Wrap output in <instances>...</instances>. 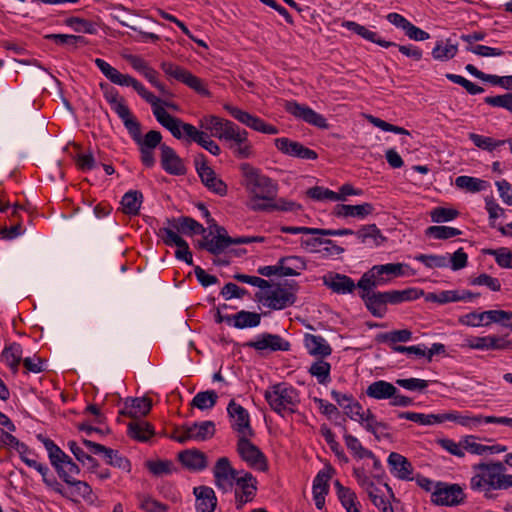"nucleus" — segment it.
Here are the masks:
<instances>
[{
  "label": "nucleus",
  "instance_id": "f257e3e1",
  "mask_svg": "<svg viewBox=\"0 0 512 512\" xmlns=\"http://www.w3.org/2000/svg\"><path fill=\"white\" fill-rule=\"evenodd\" d=\"M470 489L481 493L486 500H496L501 491L512 488V474L501 461H480L472 465Z\"/></svg>",
  "mask_w": 512,
  "mask_h": 512
},
{
  "label": "nucleus",
  "instance_id": "f03ea898",
  "mask_svg": "<svg viewBox=\"0 0 512 512\" xmlns=\"http://www.w3.org/2000/svg\"><path fill=\"white\" fill-rule=\"evenodd\" d=\"M241 171L243 185L249 193L248 207L253 211H268L274 207L272 201L277 198L278 185L247 162L241 165Z\"/></svg>",
  "mask_w": 512,
  "mask_h": 512
},
{
  "label": "nucleus",
  "instance_id": "7ed1b4c3",
  "mask_svg": "<svg viewBox=\"0 0 512 512\" xmlns=\"http://www.w3.org/2000/svg\"><path fill=\"white\" fill-rule=\"evenodd\" d=\"M156 120L166 128L176 139L185 142L197 143L207 150L213 156H219L221 149L219 145L205 131L197 129L194 125L185 123L179 118L169 114L165 108L158 109L155 112Z\"/></svg>",
  "mask_w": 512,
  "mask_h": 512
},
{
  "label": "nucleus",
  "instance_id": "20e7f679",
  "mask_svg": "<svg viewBox=\"0 0 512 512\" xmlns=\"http://www.w3.org/2000/svg\"><path fill=\"white\" fill-rule=\"evenodd\" d=\"M375 288H359V296L367 310L376 318H383L387 313V305H398L419 299L422 289L409 287L404 290L374 291Z\"/></svg>",
  "mask_w": 512,
  "mask_h": 512
},
{
  "label": "nucleus",
  "instance_id": "39448f33",
  "mask_svg": "<svg viewBox=\"0 0 512 512\" xmlns=\"http://www.w3.org/2000/svg\"><path fill=\"white\" fill-rule=\"evenodd\" d=\"M94 64L111 83L119 86L132 87L141 98L151 105L154 116L156 110L162 109L164 106L174 107L169 102L161 101L152 92L148 91L136 78L128 74H122L104 59L96 58L94 59Z\"/></svg>",
  "mask_w": 512,
  "mask_h": 512
},
{
  "label": "nucleus",
  "instance_id": "423d86ee",
  "mask_svg": "<svg viewBox=\"0 0 512 512\" xmlns=\"http://www.w3.org/2000/svg\"><path fill=\"white\" fill-rule=\"evenodd\" d=\"M264 397L270 408L282 417L295 413L300 403L298 390L285 383L273 385L265 391Z\"/></svg>",
  "mask_w": 512,
  "mask_h": 512
},
{
  "label": "nucleus",
  "instance_id": "0eeeda50",
  "mask_svg": "<svg viewBox=\"0 0 512 512\" xmlns=\"http://www.w3.org/2000/svg\"><path fill=\"white\" fill-rule=\"evenodd\" d=\"M406 269H409V266L405 263L374 265L361 276L357 286L364 289L383 286L395 278L409 275Z\"/></svg>",
  "mask_w": 512,
  "mask_h": 512
},
{
  "label": "nucleus",
  "instance_id": "6e6552de",
  "mask_svg": "<svg viewBox=\"0 0 512 512\" xmlns=\"http://www.w3.org/2000/svg\"><path fill=\"white\" fill-rule=\"evenodd\" d=\"M297 284H274L262 290L257 294L258 301L271 310H283L295 304L297 300Z\"/></svg>",
  "mask_w": 512,
  "mask_h": 512
},
{
  "label": "nucleus",
  "instance_id": "1a4fd4ad",
  "mask_svg": "<svg viewBox=\"0 0 512 512\" xmlns=\"http://www.w3.org/2000/svg\"><path fill=\"white\" fill-rule=\"evenodd\" d=\"M367 397L375 400H389L393 407H409L413 405V399L400 393L390 382L376 380L369 384L365 391Z\"/></svg>",
  "mask_w": 512,
  "mask_h": 512
},
{
  "label": "nucleus",
  "instance_id": "9d476101",
  "mask_svg": "<svg viewBox=\"0 0 512 512\" xmlns=\"http://www.w3.org/2000/svg\"><path fill=\"white\" fill-rule=\"evenodd\" d=\"M220 140L225 143L226 147L237 158H250L253 156V148L248 139V132L245 129H241L234 122L229 124Z\"/></svg>",
  "mask_w": 512,
  "mask_h": 512
},
{
  "label": "nucleus",
  "instance_id": "9b49d317",
  "mask_svg": "<svg viewBox=\"0 0 512 512\" xmlns=\"http://www.w3.org/2000/svg\"><path fill=\"white\" fill-rule=\"evenodd\" d=\"M465 494L458 484L436 482L431 493V502L438 506H458L464 502Z\"/></svg>",
  "mask_w": 512,
  "mask_h": 512
},
{
  "label": "nucleus",
  "instance_id": "f8f14e48",
  "mask_svg": "<svg viewBox=\"0 0 512 512\" xmlns=\"http://www.w3.org/2000/svg\"><path fill=\"white\" fill-rule=\"evenodd\" d=\"M132 122L135 124L133 127L125 126L132 139L137 143L143 155L142 160H152V151L161 144V133L156 130H151L145 136L141 135L140 123L133 117Z\"/></svg>",
  "mask_w": 512,
  "mask_h": 512
},
{
  "label": "nucleus",
  "instance_id": "ddd939ff",
  "mask_svg": "<svg viewBox=\"0 0 512 512\" xmlns=\"http://www.w3.org/2000/svg\"><path fill=\"white\" fill-rule=\"evenodd\" d=\"M213 228L216 234L213 235L212 231L208 234L205 233L196 246L198 249L206 250L212 255H219L230 245H234V237L229 236L226 229L217 225V223H214Z\"/></svg>",
  "mask_w": 512,
  "mask_h": 512
},
{
  "label": "nucleus",
  "instance_id": "4468645a",
  "mask_svg": "<svg viewBox=\"0 0 512 512\" xmlns=\"http://www.w3.org/2000/svg\"><path fill=\"white\" fill-rule=\"evenodd\" d=\"M250 436L238 437L237 452L240 458L247 465L258 471H266L268 469L267 458L265 454L249 440Z\"/></svg>",
  "mask_w": 512,
  "mask_h": 512
},
{
  "label": "nucleus",
  "instance_id": "2eb2a0df",
  "mask_svg": "<svg viewBox=\"0 0 512 512\" xmlns=\"http://www.w3.org/2000/svg\"><path fill=\"white\" fill-rule=\"evenodd\" d=\"M223 107L234 119L257 132L268 135L279 133V129L276 126L266 123L258 116L252 115L231 104H224Z\"/></svg>",
  "mask_w": 512,
  "mask_h": 512
},
{
  "label": "nucleus",
  "instance_id": "dca6fc26",
  "mask_svg": "<svg viewBox=\"0 0 512 512\" xmlns=\"http://www.w3.org/2000/svg\"><path fill=\"white\" fill-rule=\"evenodd\" d=\"M243 346L260 352H288L291 349V344L288 340L278 334L268 332L257 335L254 340L244 343Z\"/></svg>",
  "mask_w": 512,
  "mask_h": 512
},
{
  "label": "nucleus",
  "instance_id": "f3484780",
  "mask_svg": "<svg viewBox=\"0 0 512 512\" xmlns=\"http://www.w3.org/2000/svg\"><path fill=\"white\" fill-rule=\"evenodd\" d=\"M227 413L231 428L238 433L239 437L254 436L247 409L236 403L235 400H231L227 406Z\"/></svg>",
  "mask_w": 512,
  "mask_h": 512
},
{
  "label": "nucleus",
  "instance_id": "a211bd4d",
  "mask_svg": "<svg viewBox=\"0 0 512 512\" xmlns=\"http://www.w3.org/2000/svg\"><path fill=\"white\" fill-rule=\"evenodd\" d=\"M157 236L160 237L166 246H176L175 257L184 261L187 265L193 264L192 253L186 240L179 236L171 228H159Z\"/></svg>",
  "mask_w": 512,
  "mask_h": 512
},
{
  "label": "nucleus",
  "instance_id": "6ab92c4d",
  "mask_svg": "<svg viewBox=\"0 0 512 512\" xmlns=\"http://www.w3.org/2000/svg\"><path fill=\"white\" fill-rule=\"evenodd\" d=\"M284 108L295 118L300 119L310 125L321 129L328 128L326 118L307 105L300 104L296 101H286Z\"/></svg>",
  "mask_w": 512,
  "mask_h": 512
},
{
  "label": "nucleus",
  "instance_id": "aec40b11",
  "mask_svg": "<svg viewBox=\"0 0 512 512\" xmlns=\"http://www.w3.org/2000/svg\"><path fill=\"white\" fill-rule=\"evenodd\" d=\"M213 476L218 489L228 492L232 490L234 482L239 476V472L232 467L227 457H221L216 461L213 468Z\"/></svg>",
  "mask_w": 512,
  "mask_h": 512
},
{
  "label": "nucleus",
  "instance_id": "412c9836",
  "mask_svg": "<svg viewBox=\"0 0 512 512\" xmlns=\"http://www.w3.org/2000/svg\"><path fill=\"white\" fill-rule=\"evenodd\" d=\"M82 442L91 453L95 455L103 454L107 464L126 472L131 470V463L129 459L120 454L119 451L107 448L102 444L87 439H83Z\"/></svg>",
  "mask_w": 512,
  "mask_h": 512
},
{
  "label": "nucleus",
  "instance_id": "4be33fe9",
  "mask_svg": "<svg viewBox=\"0 0 512 512\" xmlns=\"http://www.w3.org/2000/svg\"><path fill=\"white\" fill-rule=\"evenodd\" d=\"M234 484H236V508L242 509L246 503L254 499L257 491V481L250 472H244L242 476L237 477Z\"/></svg>",
  "mask_w": 512,
  "mask_h": 512
},
{
  "label": "nucleus",
  "instance_id": "5701e85b",
  "mask_svg": "<svg viewBox=\"0 0 512 512\" xmlns=\"http://www.w3.org/2000/svg\"><path fill=\"white\" fill-rule=\"evenodd\" d=\"M100 88L103 90L104 98L110 104L111 109L122 120L124 126H128L130 124V126L133 127L135 125L132 122L133 115L125 104V101L119 96L118 91L106 83H101Z\"/></svg>",
  "mask_w": 512,
  "mask_h": 512
},
{
  "label": "nucleus",
  "instance_id": "b1692460",
  "mask_svg": "<svg viewBox=\"0 0 512 512\" xmlns=\"http://www.w3.org/2000/svg\"><path fill=\"white\" fill-rule=\"evenodd\" d=\"M275 146L278 150L290 157L308 160H315L318 158V154L314 150L286 137L276 138Z\"/></svg>",
  "mask_w": 512,
  "mask_h": 512
},
{
  "label": "nucleus",
  "instance_id": "393cba45",
  "mask_svg": "<svg viewBox=\"0 0 512 512\" xmlns=\"http://www.w3.org/2000/svg\"><path fill=\"white\" fill-rule=\"evenodd\" d=\"M196 171L202 183L212 192L224 196L227 193V185L217 177L215 171L208 162H195Z\"/></svg>",
  "mask_w": 512,
  "mask_h": 512
},
{
  "label": "nucleus",
  "instance_id": "a878e982",
  "mask_svg": "<svg viewBox=\"0 0 512 512\" xmlns=\"http://www.w3.org/2000/svg\"><path fill=\"white\" fill-rule=\"evenodd\" d=\"M387 463L390 473L397 479L402 481L413 480V466L410 461L397 452H391L388 456Z\"/></svg>",
  "mask_w": 512,
  "mask_h": 512
},
{
  "label": "nucleus",
  "instance_id": "bb28decb",
  "mask_svg": "<svg viewBox=\"0 0 512 512\" xmlns=\"http://www.w3.org/2000/svg\"><path fill=\"white\" fill-rule=\"evenodd\" d=\"M166 228H171L173 231H177L186 235H204L206 229L195 219L188 216H180L177 218H167Z\"/></svg>",
  "mask_w": 512,
  "mask_h": 512
},
{
  "label": "nucleus",
  "instance_id": "cd10ccee",
  "mask_svg": "<svg viewBox=\"0 0 512 512\" xmlns=\"http://www.w3.org/2000/svg\"><path fill=\"white\" fill-rule=\"evenodd\" d=\"M151 406L149 398H127L123 407L119 410V415L137 419L147 415L151 410Z\"/></svg>",
  "mask_w": 512,
  "mask_h": 512
},
{
  "label": "nucleus",
  "instance_id": "c85d7f7f",
  "mask_svg": "<svg viewBox=\"0 0 512 512\" xmlns=\"http://www.w3.org/2000/svg\"><path fill=\"white\" fill-rule=\"evenodd\" d=\"M442 419L444 420V422L452 421L468 429H475L482 424H486V416L480 414L474 415L469 411L460 413L458 411L453 410L447 413H443Z\"/></svg>",
  "mask_w": 512,
  "mask_h": 512
},
{
  "label": "nucleus",
  "instance_id": "c756f323",
  "mask_svg": "<svg viewBox=\"0 0 512 512\" xmlns=\"http://www.w3.org/2000/svg\"><path fill=\"white\" fill-rule=\"evenodd\" d=\"M193 493L196 497L195 508L197 512H214L217 498L214 490L208 486L195 487Z\"/></svg>",
  "mask_w": 512,
  "mask_h": 512
},
{
  "label": "nucleus",
  "instance_id": "7c9ffc66",
  "mask_svg": "<svg viewBox=\"0 0 512 512\" xmlns=\"http://www.w3.org/2000/svg\"><path fill=\"white\" fill-rule=\"evenodd\" d=\"M324 285L337 294H350L358 287L351 277L340 273H330L324 277Z\"/></svg>",
  "mask_w": 512,
  "mask_h": 512
},
{
  "label": "nucleus",
  "instance_id": "2f4dec72",
  "mask_svg": "<svg viewBox=\"0 0 512 512\" xmlns=\"http://www.w3.org/2000/svg\"><path fill=\"white\" fill-rule=\"evenodd\" d=\"M225 322L237 329L254 328L259 326L261 315L257 312L241 310L232 315H226Z\"/></svg>",
  "mask_w": 512,
  "mask_h": 512
},
{
  "label": "nucleus",
  "instance_id": "473e14b6",
  "mask_svg": "<svg viewBox=\"0 0 512 512\" xmlns=\"http://www.w3.org/2000/svg\"><path fill=\"white\" fill-rule=\"evenodd\" d=\"M178 460L190 471H202L207 467V457L198 449H187L180 452Z\"/></svg>",
  "mask_w": 512,
  "mask_h": 512
},
{
  "label": "nucleus",
  "instance_id": "72a5a7b5",
  "mask_svg": "<svg viewBox=\"0 0 512 512\" xmlns=\"http://www.w3.org/2000/svg\"><path fill=\"white\" fill-rule=\"evenodd\" d=\"M304 346L308 353L315 357L325 358L330 356L332 353L330 344L321 335L305 334Z\"/></svg>",
  "mask_w": 512,
  "mask_h": 512
},
{
  "label": "nucleus",
  "instance_id": "f704fd0d",
  "mask_svg": "<svg viewBox=\"0 0 512 512\" xmlns=\"http://www.w3.org/2000/svg\"><path fill=\"white\" fill-rule=\"evenodd\" d=\"M342 27L357 34L358 36L362 37L363 39L370 41L372 43H375L383 48H389V47H392L393 45H396L395 42L386 41V40L381 39L376 32L369 30L368 28H366L363 25L358 24L357 22L344 21L342 23Z\"/></svg>",
  "mask_w": 512,
  "mask_h": 512
},
{
  "label": "nucleus",
  "instance_id": "c9c22d12",
  "mask_svg": "<svg viewBox=\"0 0 512 512\" xmlns=\"http://www.w3.org/2000/svg\"><path fill=\"white\" fill-rule=\"evenodd\" d=\"M232 121L215 116V115H205L199 120V126L205 132H209L210 136H214L220 140L222 134L226 131L229 124Z\"/></svg>",
  "mask_w": 512,
  "mask_h": 512
},
{
  "label": "nucleus",
  "instance_id": "e433bc0d",
  "mask_svg": "<svg viewBox=\"0 0 512 512\" xmlns=\"http://www.w3.org/2000/svg\"><path fill=\"white\" fill-rule=\"evenodd\" d=\"M374 206L371 203H363L359 205H347L339 204L335 207V215L337 217H353L358 219H364L368 215L372 214Z\"/></svg>",
  "mask_w": 512,
  "mask_h": 512
},
{
  "label": "nucleus",
  "instance_id": "4c0bfd02",
  "mask_svg": "<svg viewBox=\"0 0 512 512\" xmlns=\"http://www.w3.org/2000/svg\"><path fill=\"white\" fill-rule=\"evenodd\" d=\"M23 349L19 343L13 342L6 346L1 352V361L5 363L12 372L18 371L19 364L22 362Z\"/></svg>",
  "mask_w": 512,
  "mask_h": 512
},
{
  "label": "nucleus",
  "instance_id": "58836bf2",
  "mask_svg": "<svg viewBox=\"0 0 512 512\" xmlns=\"http://www.w3.org/2000/svg\"><path fill=\"white\" fill-rule=\"evenodd\" d=\"M307 267L306 260L300 256H285L279 259L282 276H297Z\"/></svg>",
  "mask_w": 512,
  "mask_h": 512
},
{
  "label": "nucleus",
  "instance_id": "ea45409f",
  "mask_svg": "<svg viewBox=\"0 0 512 512\" xmlns=\"http://www.w3.org/2000/svg\"><path fill=\"white\" fill-rule=\"evenodd\" d=\"M128 436L139 442H146L154 435L153 427L146 421L135 420L128 424Z\"/></svg>",
  "mask_w": 512,
  "mask_h": 512
},
{
  "label": "nucleus",
  "instance_id": "a19ab883",
  "mask_svg": "<svg viewBox=\"0 0 512 512\" xmlns=\"http://www.w3.org/2000/svg\"><path fill=\"white\" fill-rule=\"evenodd\" d=\"M457 52L458 44L446 39L437 41L431 54L435 60L444 62L454 58Z\"/></svg>",
  "mask_w": 512,
  "mask_h": 512
},
{
  "label": "nucleus",
  "instance_id": "79ce46f5",
  "mask_svg": "<svg viewBox=\"0 0 512 512\" xmlns=\"http://www.w3.org/2000/svg\"><path fill=\"white\" fill-rule=\"evenodd\" d=\"M37 439L44 445L48 453L50 463L54 468H58V466L63 463L64 459H69V456L50 438L39 434Z\"/></svg>",
  "mask_w": 512,
  "mask_h": 512
},
{
  "label": "nucleus",
  "instance_id": "37998d69",
  "mask_svg": "<svg viewBox=\"0 0 512 512\" xmlns=\"http://www.w3.org/2000/svg\"><path fill=\"white\" fill-rule=\"evenodd\" d=\"M442 414H424V413H418V412H400L398 414V418L400 419H406L412 422H415L419 425L423 426H429L434 424H440L443 423L444 420L442 419Z\"/></svg>",
  "mask_w": 512,
  "mask_h": 512
},
{
  "label": "nucleus",
  "instance_id": "c03bdc74",
  "mask_svg": "<svg viewBox=\"0 0 512 512\" xmlns=\"http://www.w3.org/2000/svg\"><path fill=\"white\" fill-rule=\"evenodd\" d=\"M188 428L189 431H191L190 437H193V440L195 441L208 440L215 434V424L210 420L195 422L191 425H188Z\"/></svg>",
  "mask_w": 512,
  "mask_h": 512
},
{
  "label": "nucleus",
  "instance_id": "a18cd8bd",
  "mask_svg": "<svg viewBox=\"0 0 512 512\" xmlns=\"http://www.w3.org/2000/svg\"><path fill=\"white\" fill-rule=\"evenodd\" d=\"M485 318V327H488L491 324H498L512 331V311H505L501 309L486 310Z\"/></svg>",
  "mask_w": 512,
  "mask_h": 512
},
{
  "label": "nucleus",
  "instance_id": "49530a36",
  "mask_svg": "<svg viewBox=\"0 0 512 512\" xmlns=\"http://www.w3.org/2000/svg\"><path fill=\"white\" fill-rule=\"evenodd\" d=\"M143 195L139 191L130 190L126 192L121 199L122 211L127 215H137L139 213Z\"/></svg>",
  "mask_w": 512,
  "mask_h": 512
},
{
  "label": "nucleus",
  "instance_id": "de8ad7c7",
  "mask_svg": "<svg viewBox=\"0 0 512 512\" xmlns=\"http://www.w3.org/2000/svg\"><path fill=\"white\" fill-rule=\"evenodd\" d=\"M344 434L343 439L348 450L353 454V456L357 459H364L366 457H372L373 452L361 444L359 439L347 432L346 427L343 428Z\"/></svg>",
  "mask_w": 512,
  "mask_h": 512
},
{
  "label": "nucleus",
  "instance_id": "09e8293b",
  "mask_svg": "<svg viewBox=\"0 0 512 512\" xmlns=\"http://www.w3.org/2000/svg\"><path fill=\"white\" fill-rule=\"evenodd\" d=\"M457 188L470 193H477L487 188L488 183L485 180L471 177V176H458L455 179Z\"/></svg>",
  "mask_w": 512,
  "mask_h": 512
},
{
  "label": "nucleus",
  "instance_id": "8fccbe9b",
  "mask_svg": "<svg viewBox=\"0 0 512 512\" xmlns=\"http://www.w3.org/2000/svg\"><path fill=\"white\" fill-rule=\"evenodd\" d=\"M414 259L422 263L426 268H446L449 266V254L437 255V254H417Z\"/></svg>",
  "mask_w": 512,
  "mask_h": 512
},
{
  "label": "nucleus",
  "instance_id": "3c124183",
  "mask_svg": "<svg viewBox=\"0 0 512 512\" xmlns=\"http://www.w3.org/2000/svg\"><path fill=\"white\" fill-rule=\"evenodd\" d=\"M358 422L370 433H372L377 440H380L379 430L388 429V425L379 422L376 419V416L368 409L363 413L362 416H360V419H358Z\"/></svg>",
  "mask_w": 512,
  "mask_h": 512
},
{
  "label": "nucleus",
  "instance_id": "603ef678",
  "mask_svg": "<svg viewBox=\"0 0 512 512\" xmlns=\"http://www.w3.org/2000/svg\"><path fill=\"white\" fill-rule=\"evenodd\" d=\"M308 372L317 379L319 384L326 385L331 381V365L324 360L313 362Z\"/></svg>",
  "mask_w": 512,
  "mask_h": 512
},
{
  "label": "nucleus",
  "instance_id": "864d4df0",
  "mask_svg": "<svg viewBox=\"0 0 512 512\" xmlns=\"http://www.w3.org/2000/svg\"><path fill=\"white\" fill-rule=\"evenodd\" d=\"M218 400V395L214 390L198 392L192 399L191 405L200 409H212Z\"/></svg>",
  "mask_w": 512,
  "mask_h": 512
},
{
  "label": "nucleus",
  "instance_id": "5fc2aeb1",
  "mask_svg": "<svg viewBox=\"0 0 512 512\" xmlns=\"http://www.w3.org/2000/svg\"><path fill=\"white\" fill-rule=\"evenodd\" d=\"M482 253L493 256L499 267L512 269V252L509 248L500 247L497 249H483Z\"/></svg>",
  "mask_w": 512,
  "mask_h": 512
},
{
  "label": "nucleus",
  "instance_id": "6e6d98bb",
  "mask_svg": "<svg viewBox=\"0 0 512 512\" xmlns=\"http://www.w3.org/2000/svg\"><path fill=\"white\" fill-rule=\"evenodd\" d=\"M58 476L65 482L70 483V481L74 480V476L80 473L79 466L72 460L69 456V459H64L63 463H61L58 468H55Z\"/></svg>",
  "mask_w": 512,
  "mask_h": 512
},
{
  "label": "nucleus",
  "instance_id": "4d7b16f0",
  "mask_svg": "<svg viewBox=\"0 0 512 512\" xmlns=\"http://www.w3.org/2000/svg\"><path fill=\"white\" fill-rule=\"evenodd\" d=\"M425 234L434 239L446 240L462 234V231L450 226H429Z\"/></svg>",
  "mask_w": 512,
  "mask_h": 512
},
{
  "label": "nucleus",
  "instance_id": "13d9d810",
  "mask_svg": "<svg viewBox=\"0 0 512 512\" xmlns=\"http://www.w3.org/2000/svg\"><path fill=\"white\" fill-rule=\"evenodd\" d=\"M162 71L170 78H173L183 84L186 83L191 72L172 62L164 61L160 65Z\"/></svg>",
  "mask_w": 512,
  "mask_h": 512
},
{
  "label": "nucleus",
  "instance_id": "bf43d9fd",
  "mask_svg": "<svg viewBox=\"0 0 512 512\" xmlns=\"http://www.w3.org/2000/svg\"><path fill=\"white\" fill-rule=\"evenodd\" d=\"M162 71L170 78H173L183 84L186 83L191 72L172 62L164 61L160 65Z\"/></svg>",
  "mask_w": 512,
  "mask_h": 512
},
{
  "label": "nucleus",
  "instance_id": "052dcab7",
  "mask_svg": "<svg viewBox=\"0 0 512 512\" xmlns=\"http://www.w3.org/2000/svg\"><path fill=\"white\" fill-rule=\"evenodd\" d=\"M469 284L471 286H485L493 292H498L501 290L500 280L486 273H481L476 277L470 278Z\"/></svg>",
  "mask_w": 512,
  "mask_h": 512
},
{
  "label": "nucleus",
  "instance_id": "680f3d73",
  "mask_svg": "<svg viewBox=\"0 0 512 512\" xmlns=\"http://www.w3.org/2000/svg\"><path fill=\"white\" fill-rule=\"evenodd\" d=\"M68 448L71 451V453L75 456V458L79 462L87 464L91 471H94V469L99 467L98 461L91 455L85 453L83 449L79 447L75 441H69Z\"/></svg>",
  "mask_w": 512,
  "mask_h": 512
},
{
  "label": "nucleus",
  "instance_id": "e2e57ef3",
  "mask_svg": "<svg viewBox=\"0 0 512 512\" xmlns=\"http://www.w3.org/2000/svg\"><path fill=\"white\" fill-rule=\"evenodd\" d=\"M47 39L52 40L55 44L61 46H68L75 48L78 44H86L83 36L70 35V34H49Z\"/></svg>",
  "mask_w": 512,
  "mask_h": 512
},
{
  "label": "nucleus",
  "instance_id": "0e129e2a",
  "mask_svg": "<svg viewBox=\"0 0 512 512\" xmlns=\"http://www.w3.org/2000/svg\"><path fill=\"white\" fill-rule=\"evenodd\" d=\"M411 338L412 332L408 329L394 330L378 336V340L380 342L388 343L390 345L397 344L398 342H408Z\"/></svg>",
  "mask_w": 512,
  "mask_h": 512
},
{
  "label": "nucleus",
  "instance_id": "69168bd1",
  "mask_svg": "<svg viewBox=\"0 0 512 512\" xmlns=\"http://www.w3.org/2000/svg\"><path fill=\"white\" fill-rule=\"evenodd\" d=\"M70 486V490L68 491L69 497H82L83 499H90L92 495V488L90 485L81 480H72L70 483H66Z\"/></svg>",
  "mask_w": 512,
  "mask_h": 512
},
{
  "label": "nucleus",
  "instance_id": "338daca9",
  "mask_svg": "<svg viewBox=\"0 0 512 512\" xmlns=\"http://www.w3.org/2000/svg\"><path fill=\"white\" fill-rule=\"evenodd\" d=\"M353 476L359 486L367 492L368 496H370V493L374 494L380 492L379 488L376 487L373 480L365 473L363 468H354Z\"/></svg>",
  "mask_w": 512,
  "mask_h": 512
},
{
  "label": "nucleus",
  "instance_id": "774afa93",
  "mask_svg": "<svg viewBox=\"0 0 512 512\" xmlns=\"http://www.w3.org/2000/svg\"><path fill=\"white\" fill-rule=\"evenodd\" d=\"M484 102L491 107L503 108L512 113V93L487 96L484 98Z\"/></svg>",
  "mask_w": 512,
  "mask_h": 512
}]
</instances>
